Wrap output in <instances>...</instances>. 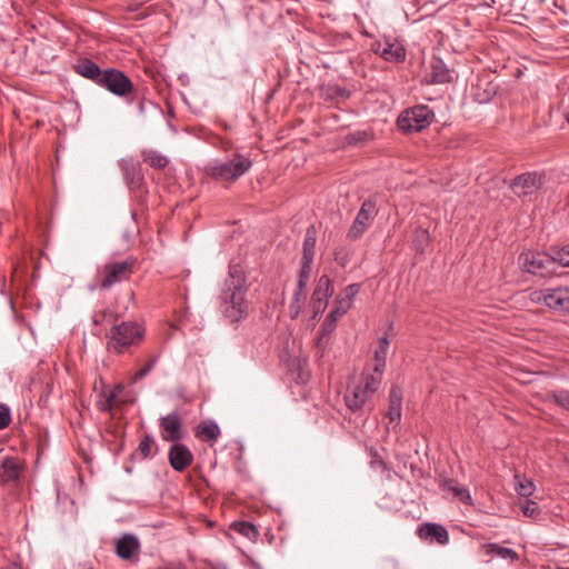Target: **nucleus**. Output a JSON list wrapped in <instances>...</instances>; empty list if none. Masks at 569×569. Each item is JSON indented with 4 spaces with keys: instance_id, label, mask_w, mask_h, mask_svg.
Listing matches in <instances>:
<instances>
[{
    "instance_id": "obj_1",
    "label": "nucleus",
    "mask_w": 569,
    "mask_h": 569,
    "mask_svg": "<svg viewBox=\"0 0 569 569\" xmlns=\"http://www.w3.org/2000/svg\"><path fill=\"white\" fill-rule=\"evenodd\" d=\"M246 296V277L241 261L232 259L228 278L221 289V310L231 322L241 320L248 311Z\"/></svg>"
},
{
    "instance_id": "obj_2",
    "label": "nucleus",
    "mask_w": 569,
    "mask_h": 569,
    "mask_svg": "<svg viewBox=\"0 0 569 569\" xmlns=\"http://www.w3.org/2000/svg\"><path fill=\"white\" fill-rule=\"evenodd\" d=\"M251 167L252 161L237 152L228 160H213L209 162L204 166V173L216 181L231 184L248 172Z\"/></svg>"
},
{
    "instance_id": "obj_3",
    "label": "nucleus",
    "mask_w": 569,
    "mask_h": 569,
    "mask_svg": "<svg viewBox=\"0 0 569 569\" xmlns=\"http://www.w3.org/2000/svg\"><path fill=\"white\" fill-rule=\"evenodd\" d=\"M144 329L137 322L122 321L114 325L109 335L108 348L117 353L126 352L143 337Z\"/></svg>"
},
{
    "instance_id": "obj_4",
    "label": "nucleus",
    "mask_w": 569,
    "mask_h": 569,
    "mask_svg": "<svg viewBox=\"0 0 569 569\" xmlns=\"http://www.w3.org/2000/svg\"><path fill=\"white\" fill-rule=\"evenodd\" d=\"M433 118V112L427 106H416L400 113L397 120L398 128L403 132H418L427 128Z\"/></svg>"
},
{
    "instance_id": "obj_5",
    "label": "nucleus",
    "mask_w": 569,
    "mask_h": 569,
    "mask_svg": "<svg viewBox=\"0 0 569 569\" xmlns=\"http://www.w3.org/2000/svg\"><path fill=\"white\" fill-rule=\"evenodd\" d=\"M519 264L523 271L535 276L546 277L555 271V261L547 251H522Z\"/></svg>"
},
{
    "instance_id": "obj_6",
    "label": "nucleus",
    "mask_w": 569,
    "mask_h": 569,
    "mask_svg": "<svg viewBox=\"0 0 569 569\" xmlns=\"http://www.w3.org/2000/svg\"><path fill=\"white\" fill-rule=\"evenodd\" d=\"M530 297L533 302L543 303L550 309L569 311V288L567 287L536 290Z\"/></svg>"
},
{
    "instance_id": "obj_7",
    "label": "nucleus",
    "mask_w": 569,
    "mask_h": 569,
    "mask_svg": "<svg viewBox=\"0 0 569 569\" xmlns=\"http://www.w3.org/2000/svg\"><path fill=\"white\" fill-rule=\"evenodd\" d=\"M99 86L118 97H127L133 92L132 81L120 70L104 69Z\"/></svg>"
},
{
    "instance_id": "obj_8",
    "label": "nucleus",
    "mask_w": 569,
    "mask_h": 569,
    "mask_svg": "<svg viewBox=\"0 0 569 569\" xmlns=\"http://www.w3.org/2000/svg\"><path fill=\"white\" fill-rule=\"evenodd\" d=\"M377 214L376 202L371 199H367L362 202L360 210L358 211L356 219L348 231L349 239H358L369 227L370 222Z\"/></svg>"
},
{
    "instance_id": "obj_9",
    "label": "nucleus",
    "mask_w": 569,
    "mask_h": 569,
    "mask_svg": "<svg viewBox=\"0 0 569 569\" xmlns=\"http://www.w3.org/2000/svg\"><path fill=\"white\" fill-rule=\"evenodd\" d=\"M542 187V177L536 172H526L517 176L510 183V188L518 197L535 193Z\"/></svg>"
},
{
    "instance_id": "obj_10",
    "label": "nucleus",
    "mask_w": 569,
    "mask_h": 569,
    "mask_svg": "<svg viewBox=\"0 0 569 569\" xmlns=\"http://www.w3.org/2000/svg\"><path fill=\"white\" fill-rule=\"evenodd\" d=\"M332 292L333 289L330 278L327 274L321 276L311 297V307L315 317L325 311L328 305V299Z\"/></svg>"
},
{
    "instance_id": "obj_11",
    "label": "nucleus",
    "mask_w": 569,
    "mask_h": 569,
    "mask_svg": "<svg viewBox=\"0 0 569 569\" xmlns=\"http://www.w3.org/2000/svg\"><path fill=\"white\" fill-rule=\"evenodd\" d=\"M160 430L163 440L179 441L182 438V421L177 412H171L160 419Z\"/></svg>"
},
{
    "instance_id": "obj_12",
    "label": "nucleus",
    "mask_w": 569,
    "mask_h": 569,
    "mask_svg": "<svg viewBox=\"0 0 569 569\" xmlns=\"http://www.w3.org/2000/svg\"><path fill=\"white\" fill-rule=\"evenodd\" d=\"M133 262L127 260L116 262L106 267V276L101 281V287L108 289L114 283L126 279L132 272Z\"/></svg>"
},
{
    "instance_id": "obj_13",
    "label": "nucleus",
    "mask_w": 569,
    "mask_h": 569,
    "mask_svg": "<svg viewBox=\"0 0 569 569\" xmlns=\"http://www.w3.org/2000/svg\"><path fill=\"white\" fill-rule=\"evenodd\" d=\"M120 168L130 189H138L143 182V174L139 161L133 158L122 159Z\"/></svg>"
},
{
    "instance_id": "obj_14",
    "label": "nucleus",
    "mask_w": 569,
    "mask_h": 569,
    "mask_svg": "<svg viewBox=\"0 0 569 569\" xmlns=\"http://www.w3.org/2000/svg\"><path fill=\"white\" fill-rule=\"evenodd\" d=\"M193 460V456L187 446L176 443L169 450V462L176 471H183Z\"/></svg>"
},
{
    "instance_id": "obj_15",
    "label": "nucleus",
    "mask_w": 569,
    "mask_h": 569,
    "mask_svg": "<svg viewBox=\"0 0 569 569\" xmlns=\"http://www.w3.org/2000/svg\"><path fill=\"white\" fill-rule=\"evenodd\" d=\"M371 397V393L367 392L363 386L359 383L347 391L345 402L351 411L356 412L361 410Z\"/></svg>"
},
{
    "instance_id": "obj_16",
    "label": "nucleus",
    "mask_w": 569,
    "mask_h": 569,
    "mask_svg": "<svg viewBox=\"0 0 569 569\" xmlns=\"http://www.w3.org/2000/svg\"><path fill=\"white\" fill-rule=\"evenodd\" d=\"M139 540L133 535H123L117 540L116 552L123 560L132 559L139 552Z\"/></svg>"
},
{
    "instance_id": "obj_17",
    "label": "nucleus",
    "mask_w": 569,
    "mask_h": 569,
    "mask_svg": "<svg viewBox=\"0 0 569 569\" xmlns=\"http://www.w3.org/2000/svg\"><path fill=\"white\" fill-rule=\"evenodd\" d=\"M418 535L421 539L425 540H436L440 545H445L449 540V535L447 529L437 523L427 522L419 527Z\"/></svg>"
},
{
    "instance_id": "obj_18",
    "label": "nucleus",
    "mask_w": 569,
    "mask_h": 569,
    "mask_svg": "<svg viewBox=\"0 0 569 569\" xmlns=\"http://www.w3.org/2000/svg\"><path fill=\"white\" fill-rule=\"evenodd\" d=\"M73 69L78 74L93 81L98 86L104 72L96 62L87 58L78 60Z\"/></svg>"
},
{
    "instance_id": "obj_19",
    "label": "nucleus",
    "mask_w": 569,
    "mask_h": 569,
    "mask_svg": "<svg viewBox=\"0 0 569 569\" xmlns=\"http://www.w3.org/2000/svg\"><path fill=\"white\" fill-rule=\"evenodd\" d=\"M498 88L497 83L481 78L473 89V98L479 103H487L497 94Z\"/></svg>"
},
{
    "instance_id": "obj_20",
    "label": "nucleus",
    "mask_w": 569,
    "mask_h": 569,
    "mask_svg": "<svg viewBox=\"0 0 569 569\" xmlns=\"http://www.w3.org/2000/svg\"><path fill=\"white\" fill-rule=\"evenodd\" d=\"M440 487L443 491H448L453 495L458 500L463 502L465 505H472V498L469 490L460 486L455 479H445L441 481Z\"/></svg>"
},
{
    "instance_id": "obj_21",
    "label": "nucleus",
    "mask_w": 569,
    "mask_h": 569,
    "mask_svg": "<svg viewBox=\"0 0 569 569\" xmlns=\"http://www.w3.org/2000/svg\"><path fill=\"white\" fill-rule=\"evenodd\" d=\"M402 392L398 387H392L389 392V407L387 418L389 422H398L401 418Z\"/></svg>"
},
{
    "instance_id": "obj_22",
    "label": "nucleus",
    "mask_w": 569,
    "mask_h": 569,
    "mask_svg": "<svg viewBox=\"0 0 569 569\" xmlns=\"http://www.w3.org/2000/svg\"><path fill=\"white\" fill-rule=\"evenodd\" d=\"M320 96L326 101H345L350 97V91L338 84H323L320 88Z\"/></svg>"
},
{
    "instance_id": "obj_23",
    "label": "nucleus",
    "mask_w": 569,
    "mask_h": 569,
    "mask_svg": "<svg viewBox=\"0 0 569 569\" xmlns=\"http://www.w3.org/2000/svg\"><path fill=\"white\" fill-rule=\"evenodd\" d=\"M428 78L431 83H447L451 80V72L442 60L436 59L431 63V71Z\"/></svg>"
},
{
    "instance_id": "obj_24",
    "label": "nucleus",
    "mask_w": 569,
    "mask_h": 569,
    "mask_svg": "<svg viewBox=\"0 0 569 569\" xmlns=\"http://www.w3.org/2000/svg\"><path fill=\"white\" fill-rule=\"evenodd\" d=\"M220 433L219 426L212 420L200 422L196 430V436L202 441H216Z\"/></svg>"
},
{
    "instance_id": "obj_25",
    "label": "nucleus",
    "mask_w": 569,
    "mask_h": 569,
    "mask_svg": "<svg viewBox=\"0 0 569 569\" xmlns=\"http://www.w3.org/2000/svg\"><path fill=\"white\" fill-rule=\"evenodd\" d=\"M313 256L315 251H303L297 282L300 287H307V283L309 282L312 272Z\"/></svg>"
},
{
    "instance_id": "obj_26",
    "label": "nucleus",
    "mask_w": 569,
    "mask_h": 569,
    "mask_svg": "<svg viewBox=\"0 0 569 569\" xmlns=\"http://www.w3.org/2000/svg\"><path fill=\"white\" fill-rule=\"evenodd\" d=\"M1 479L3 481H16L21 475V465L16 458H6L1 463Z\"/></svg>"
},
{
    "instance_id": "obj_27",
    "label": "nucleus",
    "mask_w": 569,
    "mask_h": 569,
    "mask_svg": "<svg viewBox=\"0 0 569 569\" xmlns=\"http://www.w3.org/2000/svg\"><path fill=\"white\" fill-rule=\"evenodd\" d=\"M381 57L387 61L401 62L406 59V50L398 42H387L381 50Z\"/></svg>"
},
{
    "instance_id": "obj_28",
    "label": "nucleus",
    "mask_w": 569,
    "mask_h": 569,
    "mask_svg": "<svg viewBox=\"0 0 569 569\" xmlns=\"http://www.w3.org/2000/svg\"><path fill=\"white\" fill-rule=\"evenodd\" d=\"M306 300H307V287H300L299 284H297V287L293 291V295H292V300L289 306V312H290V317L292 319H296L299 316L302 307L306 303Z\"/></svg>"
},
{
    "instance_id": "obj_29",
    "label": "nucleus",
    "mask_w": 569,
    "mask_h": 569,
    "mask_svg": "<svg viewBox=\"0 0 569 569\" xmlns=\"http://www.w3.org/2000/svg\"><path fill=\"white\" fill-rule=\"evenodd\" d=\"M382 370V367L375 365L373 372L366 375L360 382V385H362L367 392L371 393V396L375 395L381 383Z\"/></svg>"
},
{
    "instance_id": "obj_30",
    "label": "nucleus",
    "mask_w": 569,
    "mask_h": 569,
    "mask_svg": "<svg viewBox=\"0 0 569 569\" xmlns=\"http://www.w3.org/2000/svg\"><path fill=\"white\" fill-rule=\"evenodd\" d=\"M142 160L154 169H163L169 163L167 157L154 150H143Z\"/></svg>"
},
{
    "instance_id": "obj_31",
    "label": "nucleus",
    "mask_w": 569,
    "mask_h": 569,
    "mask_svg": "<svg viewBox=\"0 0 569 569\" xmlns=\"http://www.w3.org/2000/svg\"><path fill=\"white\" fill-rule=\"evenodd\" d=\"M485 550L487 555L497 556L506 560L513 561L518 559V555L513 549L501 547L498 543H488L485 546Z\"/></svg>"
},
{
    "instance_id": "obj_32",
    "label": "nucleus",
    "mask_w": 569,
    "mask_h": 569,
    "mask_svg": "<svg viewBox=\"0 0 569 569\" xmlns=\"http://www.w3.org/2000/svg\"><path fill=\"white\" fill-rule=\"evenodd\" d=\"M124 390L123 386L118 385L116 388L110 391L103 400L99 401V408L101 411H111L114 405H119L122 402L120 399V393Z\"/></svg>"
},
{
    "instance_id": "obj_33",
    "label": "nucleus",
    "mask_w": 569,
    "mask_h": 569,
    "mask_svg": "<svg viewBox=\"0 0 569 569\" xmlns=\"http://www.w3.org/2000/svg\"><path fill=\"white\" fill-rule=\"evenodd\" d=\"M515 489L517 493L523 498L530 497L536 489V486L530 479H520L519 476H515Z\"/></svg>"
},
{
    "instance_id": "obj_34",
    "label": "nucleus",
    "mask_w": 569,
    "mask_h": 569,
    "mask_svg": "<svg viewBox=\"0 0 569 569\" xmlns=\"http://www.w3.org/2000/svg\"><path fill=\"white\" fill-rule=\"evenodd\" d=\"M154 440L151 436L147 435L139 443L136 455L141 459H146L152 455Z\"/></svg>"
},
{
    "instance_id": "obj_35",
    "label": "nucleus",
    "mask_w": 569,
    "mask_h": 569,
    "mask_svg": "<svg viewBox=\"0 0 569 569\" xmlns=\"http://www.w3.org/2000/svg\"><path fill=\"white\" fill-rule=\"evenodd\" d=\"M388 347H389L388 338L387 337L380 338L379 339V349L376 351L375 357H376V365H379L382 368L386 365Z\"/></svg>"
},
{
    "instance_id": "obj_36",
    "label": "nucleus",
    "mask_w": 569,
    "mask_h": 569,
    "mask_svg": "<svg viewBox=\"0 0 569 569\" xmlns=\"http://www.w3.org/2000/svg\"><path fill=\"white\" fill-rule=\"evenodd\" d=\"M350 309V303L346 299H337L336 307L328 315L329 318L338 321Z\"/></svg>"
},
{
    "instance_id": "obj_37",
    "label": "nucleus",
    "mask_w": 569,
    "mask_h": 569,
    "mask_svg": "<svg viewBox=\"0 0 569 569\" xmlns=\"http://www.w3.org/2000/svg\"><path fill=\"white\" fill-rule=\"evenodd\" d=\"M156 363H157V357L149 359L148 362L132 376V382L134 383V382L143 379L147 375H149L152 371V369L154 368Z\"/></svg>"
},
{
    "instance_id": "obj_38",
    "label": "nucleus",
    "mask_w": 569,
    "mask_h": 569,
    "mask_svg": "<svg viewBox=\"0 0 569 569\" xmlns=\"http://www.w3.org/2000/svg\"><path fill=\"white\" fill-rule=\"evenodd\" d=\"M236 529L239 533L247 537L248 539H254L258 537L256 527L250 522H239L236 525Z\"/></svg>"
},
{
    "instance_id": "obj_39",
    "label": "nucleus",
    "mask_w": 569,
    "mask_h": 569,
    "mask_svg": "<svg viewBox=\"0 0 569 569\" xmlns=\"http://www.w3.org/2000/svg\"><path fill=\"white\" fill-rule=\"evenodd\" d=\"M11 422V412L10 408L0 403V430L6 429Z\"/></svg>"
},
{
    "instance_id": "obj_40",
    "label": "nucleus",
    "mask_w": 569,
    "mask_h": 569,
    "mask_svg": "<svg viewBox=\"0 0 569 569\" xmlns=\"http://www.w3.org/2000/svg\"><path fill=\"white\" fill-rule=\"evenodd\" d=\"M521 511L523 512V515L526 517L533 518L539 513V506L537 502H535L532 500H527L521 506Z\"/></svg>"
},
{
    "instance_id": "obj_41",
    "label": "nucleus",
    "mask_w": 569,
    "mask_h": 569,
    "mask_svg": "<svg viewBox=\"0 0 569 569\" xmlns=\"http://www.w3.org/2000/svg\"><path fill=\"white\" fill-rule=\"evenodd\" d=\"M415 239L418 242V247L429 246V232L427 229L417 228L415 231Z\"/></svg>"
},
{
    "instance_id": "obj_42",
    "label": "nucleus",
    "mask_w": 569,
    "mask_h": 569,
    "mask_svg": "<svg viewBox=\"0 0 569 569\" xmlns=\"http://www.w3.org/2000/svg\"><path fill=\"white\" fill-rule=\"evenodd\" d=\"M114 319V315L109 310H101L99 312H96L92 317V321L94 325H100L103 321L111 322Z\"/></svg>"
},
{
    "instance_id": "obj_43",
    "label": "nucleus",
    "mask_w": 569,
    "mask_h": 569,
    "mask_svg": "<svg viewBox=\"0 0 569 569\" xmlns=\"http://www.w3.org/2000/svg\"><path fill=\"white\" fill-rule=\"evenodd\" d=\"M316 241V229L315 227H310L307 229L302 249H313Z\"/></svg>"
},
{
    "instance_id": "obj_44",
    "label": "nucleus",
    "mask_w": 569,
    "mask_h": 569,
    "mask_svg": "<svg viewBox=\"0 0 569 569\" xmlns=\"http://www.w3.org/2000/svg\"><path fill=\"white\" fill-rule=\"evenodd\" d=\"M555 264L558 262L562 267H569V251H551Z\"/></svg>"
},
{
    "instance_id": "obj_45",
    "label": "nucleus",
    "mask_w": 569,
    "mask_h": 569,
    "mask_svg": "<svg viewBox=\"0 0 569 569\" xmlns=\"http://www.w3.org/2000/svg\"><path fill=\"white\" fill-rule=\"evenodd\" d=\"M360 291V286L357 283L350 284L345 289V297H338L337 299H346L351 305L352 299Z\"/></svg>"
},
{
    "instance_id": "obj_46",
    "label": "nucleus",
    "mask_w": 569,
    "mask_h": 569,
    "mask_svg": "<svg viewBox=\"0 0 569 569\" xmlns=\"http://www.w3.org/2000/svg\"><path fill=\"white\" fill-rule=\"evenodd\" d=\"M553 400L557 405L569 410V392L568 391H559L553 395Z\"/></svg>"
},
{
    "instance_id": "obj_47",
    "label": "nucleus",
    "mask_w": 569,
    "mask_h": 569,
    "mask_svg": "<svg viewBox=\"0 0 569 569\" xmlns=\"http://www.w3.org/2000/svg\"><path fill=\"white\" fill-rule=\"evenodd\" d=\"M337 321L329 318L325 319L323 323L321 325L320 332L327 335L330 337V333L335 330Z\"/></svg>"
},
{
    "instance_id": "obj_48",
    "label": "nucleus",
    "mask_w": 569,
    "mask_h": 569,
    "mask_svg": "<svg viewBox=\"0 0 569 569\" xmlns=\"http://www.w3.org/2000/svg\"><path fill=\"white\" fill-rule=\"evenodd\" d=\"M329 340H330V337L320 332L319 331V336L317 338V342H316V348L319 352L323 353V351L326 350L328 343H329Z\"/></svg>"
},
{
    "instance_id": "obj_49",
    "label": "nucleus",
    "mask_w": 569,
    "mask_h": 569,
    "mask_svg": "<svg viewBox=\"0 0 569 569\" xmlns=\"http://www.w3.org/2000/svg\"><path fill=\"white\" fill-rule=\"evenodd\" d=\"M350 142H362L370 138V134L367 131H357L349 134Z\"/></svg>"
},
{
    "instance_id": "obj_50",
    "label": "nucleus",
    "mask_w": 569,
    "mask_h": 569,
    "mask_svg": "<svg viewBox=\"0 0 569 569\" xmlns=\"http://www.w3.org/2000/svg\"><path fill=\"white\" fill-rule=\"evenodd\" d=\"M371 466L375 467H381L382 469H386L387 466L382 459L378 457V455H375V459L371 461Z\"/></svg>"
},
{
    "instance_id": "obj_51",
    "label": "nucleus",
    "mask_w": 569,
    "mask_h": 569,
    "mask_svg": "<svg viewBox=\"0 0 569 569\" xmlns=\"http://www.w3.org/2000/svg\"><path fill=\"white\" fill-rule=\"evenodd\" d=\"M342 251H338L337 252V256H336V260H341V263L345 264V260H343V257H339V253H341Z\"/></svg>"
},
{
    "instance_id": "obj_52",
    "label": "nucleus",
    "mask_w": 569,
    "mask_h": 569,
    "mask_svg": "<svg viewBox=\"0 0 569 569\" xmlns=\"http://www.w3.org/2000/svg\"><path fill=\"white\" fill-rule=\"evenodd\" d=\"M566 118H567V121L569 122V112L567 113V117H566Z\"/></svg>"
},
{
    "instance_id": "obj_53",
    "label": "nucleus",
    "mask_w": 569,
    "mask_h": 569,
    "mask_svg": "<svg viewBox=\"0 0 569 569\" xmlns=\"http://www.w3.org/2000/svg\"><path fill=\"white\" fill-rule=\"evenodd\" d=\"M214 569H226V568H224V567H222V568H214Z\"/></svg>"
}]
</instances>
